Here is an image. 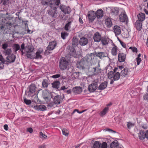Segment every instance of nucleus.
<instances>
[{"label": "nucleus", "mask_w": 148, "mask_h": 148, "mask_svg": "<svg viewBox=\"0 0 148 148\" xmlns=\"http://www.w3.org/2000/svg\"><path fill=\"white\" fill-rule=\"evenodd\" d=\"M24 49L25 50V53L27 58L31 59L34 58V56H35V53L33 51L34 49L32 45L28 43L25 46V44L23 43L21 45L20 50Z\"/></svg>", "instance_id": "f257e3e1"}, {"label": "nucleus", "mask_w": 148, "mask_h": 148, "mask_svg": "<svg viewBox=\"0 0 148 148\" xmlns=\"http://www.w3.org/2000/svg\"><path fill=\"white\" fill-rule=\"evenodd\" d=\"M37 88L34 84H32L28 88L27 93L28 95L32 97L35 95L37 93Z\"/></svg>", "instance_id": "f03ea898"}, {"label": "nucleus", "mask_w": 148, "mask_h": 148, "mask_svg": "<svg viewBox=\"0 0 148 148\" xmlns=\"http://www.w3.org/2000/svg\"><path fill=\"white\" fill-rule=\"evenodd\" d=\"M60 0H50L49 1H47V3L45 4V5H50L51 8H54V9H57L58 7L60 4Z\"/></svg>", "instance_id": "7ed1b4c3"}, {"label": "nucleus", "mask_w": 148, "mask_h": 148, "mask_svg": "<svg viewBox=\"0 0 148 148\" xmlns=\"http://www.w3.org/2000/svg\"><path fill=\"white\" fill-rule=\"evenodd\" d=\"M68 64V62L64 58H61L59 61V67L62 71L66 69Z\"/></svg>", "instance_id": "20e7f679"}, {"label": "nucleus", "mask_w": 148, "mask_h": 148, "mask_svg": "<svg viewBox=\"0 0 148 148\" xmlns=\"http://www.w3.org/2000/svg\"><path fill=\"white\" fill-rule=\"evenodd\" d=\"M42 97L47 102H49L52 97V94L46 90L43 91Z\"/></svg>", "instance_id": "39448f33"}, {"label": "nucleus", "mask_w": 148, "mask_h": 148, "mask_svg": "<svg viewBox=\"0 0 148 148\" xmlns=\"http://www.w3.org/2000/svg\"><path fill=\"white\" fill-rule=\"evenodd\" d=\"M66 49L69 54L71 56L77 58V53L75 50L74 48L73 47L68 46L67 47Z\"/></svg>", "instance_id": "423d86ee"}, {"label": "nucleus", "mask_w": 148, "mask_h": 148, "mask_svg": "<svg viewBox=\"0 0 148 148\" xmlns=\"http://www.w3.org/2000/svg\"><path fill=\"white\" fill-rule=\"evenodd\" d=\"M138 137L140 139L143 140L146 138L148 140V130H147L144 132L143 130H140L138 133Z\"/></svg>", "instance_id": "0eeeda50"}, {"label": "nucleus", "mask_w": 148, "mask_h": 148, "mask_svg": "<svg viewBox=\"0 0 148 148\" xmlns=\"http://www.w3.org/2000/svg\"><path fill=\"white\" fill-rule=\"evenodd\" d=\"M59 7L60 9L65 14H69L71 12V9L68 6L61 4L60 5Z\"/></svg>", "instance_id": "6e6552de"}, {"label": "nucleus", "mask_w": 148, "mask_h": 148, "mask_svg": "<svg viewBox=\"0 0 148 148\" xmlns=\"http://www.w3.org/2000/svg\"><path fill=\"white\" fill-rule=\"evenodd\" d=\"M87 17L90 22H92L96 17L95 12L92 10L89 11L88 13Z\"/></svg>", "instance_id": "1a4fd4ad"}, {"label": "nucleus", "mask_w": 148, "mask_h": 148, "mask_svg": "<svg viewBox=\"0 0 148 148\" xmlns=\"http://www.w3.org/2000/svg\"><path fill=\"white\" fill-rule=\"evenodd\" d=\"M51 10H48L47 12L48 14L52 17L56 18L57 16L58 12L57 10V9H54L51 8Z\"/></svg>", "instance_id": "9d476101"}, {"label": "nucleus", "mask_w": 148, "mask_h": 148, "mask_svg": "<svg viewBox=\"0 0 148 148\" xmlns=\"http://www.w3.org/2000/svg\"><path fill=\"white\" fill-rule=\"evenodd\" d=\"M64 97L63 95V97H62L61 95H57L55 96L53 98V101L55 104H59L61 102L63 101V99Z\"/></svg>", "instance_id": "9b49d317"}, {"label": "nucleus", "mask_w": 148, "mask_h": 148, "mask_svg": "<svg viewBox=\"0 0 148 148\" xmlns=\"http://www.w3.org/2000/svg\"><path fill=\"white\" fill-rule=\"evenodd\" d=\"M101 34L98 32H96L95 33L93 36V38L95 42H99L101 40Z\"/></svg>", "instance_id": "f8f14e48"}, {"label": "nucleus", "mask_w": 148, "mask_h": 148, "mask_svg": "<svg viewBox=\"0 0 148 148\" xmlns=\"http://www.w3.org/2000/svg\"><path fill=\"white\" fill-rule=\"evenodd\" d=\"M16 58V56L13 54H10L6 58V63L7 62L9 63L14 62Z\"/></svg>", "instance_id": "ddd939ff"}, {"label": "nucleus", "mask_w": 148, "mask_h": 148, "mask_svg": "<svg viewBox=\"0 0 148 148\" xmlns=\"http://www.w3.org/2000/svg\"><path fill=\"white\" fill-rule=\"evenodd\" d=\"M119 19L121 22H127L128 20L127 16L125 12H122L119 16Z\"/></svg>", "instance_id": "4468645a"}, {"label": "nucleus", "mask_w": 148, "mask_h": 148, "mask_svg": "<svg viewBox=\"0 0 148 148\" xmlns=\"http://www.w3.org/2000/svg\"><path fill=\"white\" fill-rule=\"evenodd\" d=\"M95 54L96 56L98 57L100 59H102L103 58L108 57V54L106 52H95Z\"/></svg>", "instance_id": "2eb2a0df"}, {"label": "nucleus", "mask_w": 148, "mask_h": 148, "mask_svg": "<svg viewBox=\"0 0 148 148\" xmlns=\"http://www.w3.org/2000/svg\"><path fill=\"white\" fill-rule=\"evenodd\" d=\"M97 83H92L89 85L88 90L90 92H93L97 89Z\"/></svg>", "instance_id": "dca6fc26"}, {"label": "nucleus", "mask_w": 148, "mask_h": 148, "mask_svg": "<svg viewBox=\"0 0 148 148\" xmlns=\"http://www.w3.org/2000/svg\"><path fill=\"white\" fill-rule=\"evenodd\" d=\"M57 45L56 41H53L49 43V45L47 47V50L49 51L53 50L55 48Z\"/></svg>", "instance_id": "f3484780"}, {"label": "nucleus", "mask_w": 148, "mask_h": 148, "mask_svg": "<svg viewBox=\"0 0 148 148\" xmlns=\"http://www.w3.org/2000/svg\"><path fill=\"white\" fill-rule=\"evenodd\" d=\"M120 76L121 75L119 72H117L116 73H114L113 78L110 81V84H112L114 81L118 80L120 78Z\"/></svg>", "instance_id": "a211bd4d"}, {"label": "nucleus", "mask_w": 148, "mask_h": 148, "mask_svg": "<svg viewBox=\"0 0 148 148\" xmlns=\"http://www.w3.org/2000/svg\"><path fill=\"white\" fill-rule=\"evenodd\" d=\"M126 55L123 53H120L118 54V60L120 62L125 61L126 59Z\"/></svg>", "instance_id": "6ab92c4d"}, {"label": "nucleus", "mask_w": 148, "mask_h": 148, "mask_svg": "<svg viewBox=\"0 0 148 148\" xmlns=\"http://www.w3.org/2000/svg\"><path fill=\"white\" fill-rule=\"evenodd\" d=\"M88 42V39L85 37L81 38L79 41V44L81 46H84L87 45Z\"/></svg>", "instance_id": "aec40b11"}, {"label": "nucleus", "mask_w": 148, "mask_h": 148, "mask_svg": "<svg viewBox=\"0 0 148 148\" xmlns=\"http://www.w3.org/2000/svg\"><path fill=\"white\" fill-rule=\"evenodd\" d=\"M113 30L116 36H118L121 34V31L119 26L117 25L114 26Z\"/></svg>", "instance_id": "412c9836"}, {"label": "nucleus", "mask_w": 148, "mask_h": 148, "mask_svg": "<svg viewBox=\"0 0 148 148\" xmlns=\"http://www.w3.org/2000/svg\"><path fill=\"white\" fill-rule=\"evenodd\" d=\"M110 40H111L109 38L106 37H103L102 38L101 41L102 45L106 46L108 45Z\"/></svg>", "instance_id": "4be33fe9"}, {"label": "nucleus", "mask_w": 148, "mask_h": 148, "mask_svg": "<svg viewBox=\"0 0 148 148\" xmlns=\"http://www.w3.org/2000/svg\"><path fill=\"white\" fill-rule=\"evenodd\" d=\"M33 108L36 110L40 111L45 110L47 109L46 106L43 105L35 106Z\"/></svg>", "instance_id": "5701e85b"}, {"label": "nucleus", "mask_w": 148, "mask_h": 148, "mask_svg": "<svg viewBox=\"0 0 148 148\" xmlns=\"http://www.w3.org/2000/svg\"><path fill=\"white\" fill-rule=\"evenodd\" d=\"M60 83L58 80L54 81L52 84V87L58 90Z\"/></svg>", "instance_id": "b1692460"}, {"label": "nucleus", "mask_w": 148, "mask_h": 148, "mask_svg": "<svg viewBox=\"0 0 148 148\" xmlns=\"http://www.w3.org/2000/svg\"><path fill=\"white\" fill-rule=\"evenodd\" d=\"M105 25L106 27L108 28L111 27L112 25V23L111 18H108L105 20Z\"/></svg>", "instance_id": "393cba45"}, {"label": "nucleus", "mask_w": 148, "mask_h": 148, "mask_svg": "<svg viewBox=\"0 0 148 148\" xmlns=\"http://www.w3.org/2000/svg\"><path fill=\"white\" fill-rule=\"evenodd\" d=\"M50 84L49 79H44L42 82V88H47L48 85Z\"/></svg>", "instance_id": "a878e982"}, {"label": "nucleus", "mask_w": 148, "mask_h": 148, "mask_svg": "<svg viewBox=\"0 0 148 148\" xmlns=\"http://www.w3.org/2000/svg\"><path fill=\"white\" fill-rule=\"evenodd\" d=\"M72 91L75 94H77L81 92L82 91V89L80 86H77L74 88Z\"/></svg>", "instance_id": "bb28decb"}, {"label": "nucleus", "mask_w": 148, "mask_h": 148, "mask_svg": "<svg viewBox=\"0 0 148 148\" xmlns=\"http://www.w3.org/2000/svg\"><path fill=\"white\" fill-rule=\"evenodd\" d=\"M135 25L137 30L139 31L141 30L142 26V22L137 21L135 23Z\"/></svg>", "instance_id": "cd10ccee"}, {"label": "nucleus", "mask_w": 148, "mask_h": 148, "mask_svg": "<svg viewBox=\"0 0 148 148\" xmlns=\"http://www.w3.org/2000/svg\"><path fill=\"white\" fill-rule=\"evenodd\" d=\"M95 14H96V17L98 18L102 17L103 15V11L101 9L98 10L96 12H95Z\"/></svg>", "instance_id": "c85d7f7f"}, {"label": "nucleus", "mask_w": 148, "mask_h": 148, "mask_svg": "<svg viewBox=\"0 0 148 148\" xmlns=\"http://www.w3.org/2000/svg\"><path fill=\"white\" fill-rule=\"evenodd\" d=\"M111 14L112 15L116 16L119 12V8L117 7L112 8L110 10Z\"/></svg>", "instance_id": "c756f323"}, {"label": "nucleus", "mask_w": 148, "mask_h": 148, "mask_svg": "<svg viewBox=\"0 0 148 148\" xmlns=\"http://www.w3.org/2000/svg\"><path fill=\"white\" fill-rule=\"evenodd\" d=\"M128 74V69L127 67L123 69L121 72V75L122 77H125Z\"/></svg>", "instance_id": "7c9ffc66"}, {"label": "nucleus", "mask_w": 148, "mask_h": 148, "mask_svg": "<svg viewBox=\"0 0 148 148\" xmlns=\"http://www.w3.org/2000/svg\"><path fill=\"white\" fill-rule=\"evenodd\" d=\"M94 56L92 55L88 54L85 57L86 61L88 63H91L92 62V60L94 59Z\"/></svg>", "instance_id": "2f4dec72"}, {"label": "nucleus", "mask_w": 148, "mask_h": 148, "mask_svg": "<svg viewBox=\"0 0 148 148\" xmlns=\"http://www.w3.org/2000/svg\"><path fill=\"white\" fill-rule=\"evenodd\" d=\"M145 14L144 13L142 12L139 13L137 15L138 19V21L142 22L145 20Z\"/></svg>", "instance_id": "473e14b6"}, {"label": "nucleus", "mask_w": 148, "mask_h": 148, "mask_svg": "<svg viewBox=\"0 0 148 148\" xmlns=\"http://www.w3.org/2000/svg\"><path fill=\"white\" fill-rule=\"evenodd\" d=\"M119 147V143L118 141L116 140H114L113 141L108 147L109 148H118Z\"/></svg>", "instance_id": "72a5a7b5"}, {"label": "nucleus", "mask_w": 148, "mask_h": 148, "mask_svg": "<svg viewBox=\"0 0 148 148\" xmlns=\"http://www.w3.org/2000/svg\"><path fill=\"white\" fill-rule=\"evenodd\" d=\"M91 71L93 73L94 75H96L100 73L101 72V69L97 67L91 68Z\"/></svg>", "instance_id": "f704fd0d"}, {"label": "nucleus", "mask_w": 148, "mask_h": 148, "mask_svg": "<svg viewBox=\"0 0 148 148\" xmlns=\"http://www.w3.org/2000/svg\"><path fill=\"white\" fill-rule=\"evenodd\" d=\"M108 82L105 81L101 83L98 87V89L100 90H103L105 89L107 86Z\"/></svg>", "instance_id": "c9c22d12"}, {"label": "nucleus", "mask_w": 148, "mask_h": 148, "mask_svg": "<svg viewBox=\"0 0 148 148\" xmlns=\"http://www.w3.org/2000/svg\"><path fill=\"white\" fill-rule=\"evenodd\" d=\"M118 50V47L115 45H114V47L112 48L111 50L112 55L113 56H116Z\"/></svg>", "instance_id": "e433bc0d"}, {"label": "nucleus", "mask_w": 148, "mask_h": 148, "mask_svg": "<svg viewBox=\"0 0 148 148\" xmlns=\"http://www.w3.org/2000/svg\"><path fill=\"white\" fill-rule=\"evenodd\" d=\"M78 40L76 37H73L72 39V45L73 46L76 47L78 45Z\"/></svg>", "instance_id": "4c0bfd02"}, {"label": "nucleus", "mask_w": 148, "mask_h": 148, "mask_svg": "<svg viewBox=\"0 0 148 148\" xmlns=\"http://www.w3.org/2000/svg\"><path fill=\"white\" fill-rule=\"evenodd\" d=\"M13 49L14 52L16 53L18 50H20V46L18 44H14L13 45Z\"/></svg>", "instance_id": "58836bf2"}, {"label": "nucleus", "mask_w": 148, "mask_h": 148, "mask_svg": "<svg viewBox=\"0 0 148 148\" xmlns=\"http://www.w3.org/2000/svg\"><path fill=\"white\" fill-rule=\"evenodd\" d=\"M109 108L107 107H106L103 110L100 112V115L101 116H103L105 115L108 111Z\"/></svg>", "instance_id": "ea45409f"}, {"label": "nucleus", "mask_w": 148, "mask_h": 148, "mask_svg": "<svg viewBox=\"0 0 148 148\" xmlns=\"http://www.w3.org/2000/svg\"><path fill=\"white\" fill-rule=\"evenodd\" d=\"M101 143L98 141L95 142L93 147V148H100Z\"/></svg>", "instance_id": "a19ab883"}, {"label": "nucleus", "mask_w": 148, "mask_h": 148, "mask_svg": "<svg viewBox=\"0 0 148 148\" xmlns=\"http://www.w3.org/2000/svg\"><path fill=\"white\" fill-rule=\"evenodd\" d=\"M71 22L70 21L67 23L64 26V29L66 30H69L71 27Z\"/></svg>", "instance_id": "79ce46f5"}, {"label": "nucleus", "mask_w": 148, "mask_h": 148, "mask_svg": "<svg viewBox=\"0 0 148 148\" xmlns=\"http://www.w3.org/2000/svg\"><path fill=\"white\" fill-rule=\"evenodd\" d=\"M42 52V51L40 52V51H38L36 53V56L34 58L36 59L41 58L42 56L40 54Z\"/></svg>", "instance_id": "37998d69"}, {"label": "nucleus", "mask_w": 148, "mask_h": 148, "mask_svg": "<svg viewBox=\"0 0 148 148\" xmlns=\"http://www.w3.org/2000/svg\"><path fill=\"white\" fill-rule=\"evenodd\" d=\"M114 73L112 71L109 72L108 74V77L109 79H112L113 78Z\"/></svg>", "instance_id": "c03bdc74"}, {"label": "nucleus", "mask_w": 148, "mask_h": 148, "mask_svg": "<svg viewBox=\"0 0 148 148\" xmlns=\"http://www.w3.org/2000/svg\"><path fill=\"white\" fill-rule=\"evenodd\" d=\"M12 52L11 50L10 49H8L4 50V53L5 55H10Z\"/></svg>", "instance_id": "a18cd8bd"}, {"label": "nucleus", "mask_w": 148, "mask_h": 148, "mask_svg": "<svg viewBox=\"0 0 148 148\" xmlns=\"http://www.w3.org/2000/svg\"><path fill=\"white\" fill-rule=\"evenodd\" d=\"M62 133L63 135L67 136L69 135V131L65 128H63L62 130Z\"/></svg>", "instance_id": "49530a36"}, {"label": "nucleus", "mask_w": 148, "mask_h": 148, "mask_svg": "<svg viewBox=\"0 0 148 148\" xmlns=\"http://www.w3.org/2000/svg\"><path fill=\"white\" fill-rule=\"evenodd\" d=\"M68 35V34L67 32H62L61 33V37L63 39H65Z\"/></svg>", "instance_id": "de8ad7c7"}, {"label": "nucleus", "mask_w": 148, "mask_h": 148, "mask_svg": "<svg viewBox=\"0 0 148 148\" xmlns=\"http://www.w3.org/2000/svg\"><path fill=\"white\" fill-rule=\"evenodd\" d=\"M39 134L41 138H43L44 139H46L47 138V136L45 134H43L42 132H40Z\"/></svg>", "instance_id": "09e8293b"}, {"label": "nucleus", "mask_w": 148, "mask_h": 148, "mask_svg": "<svg viewBox=\"0 0 148 148\" xmlns=\"http://www.w3.org/2000/svg\"><path fill=\"white\" fill-rule=\"evenodd\" d=\"M129 49H131L133 52L137 53V49L136 47H131L129 48Z\"/></svg>", "instance_id": "8fccbe9b"}, {"label": "nucleus", "mask_w": 148, "mask_h": 148, "mask_svg": "<svg viewBox=\"0 0 148 148\" xmlns=\"http://www.w3.org/2000/svg\"><path fill=\"white\" fill-rule=\"evenodd\" d=\"M54 104H55L54 102H50L47 105V107L49 108V109L53 107H54Z\"/></svg>", "instance_id": "3c124183"}, {"label": "nucleus", "mask_w": 148, "mask_h": 148, "mask_svg": "<svg viewBox=\"0 0 148 148\" xmlns=\"http://www.w3.org/2000/svg\"><path fill=\"white\" fill-rule=\"evenodd\" d=\"M25 103L27 105H29L31 103V101L30 100H28L25 98L24 100Z\"/></svg>", "instance_id": "603ef678"}, {"label": "nucleus", "mask_w": 148, "mask_h": 148, "mask_svg": "<svg viewBox=\"0 0 148 148\" xmlns=\"http://www.w3.org/2000/svg\"><path fill=\"white\" fill-rule=\"evenodd\" d=\"M108 145L106 142L102 143L101 145V148H107Z\"/></svg>", "instance_id": "864d4df0"}, {"label": "nucleus", "mask_w": 148, "mask_h": 148, "mask_svg": "<svg viewBox=\"0 0 148 148\" xmlns=\"http://www.w3.org/2000/svg\"><path fill=\"white\" fill-rule=\"evenodd\" d=\"M0 60L1 61L3 64H6V61L2 56H0Z\"/></svg>", "instance_id": "5fc2aeb1"}, {"label": "nucleus", "mask_w": 148, "mask_h": 148, "mask_svg": "<svg viewBox=\"0 0 148 148\" xmlns=\"http://www.w3.org/2000/svg\"><path fill=\"white\" fill-rule=\"evenodd\" d=\"M61 77V75L59 74H57L53 75L51 77L53 78L56 79L58 78Z\"/></svg>", "instance_id": "6e6d98bb"}, {"label": "nucleus", "mask_w": 148, "mask_h": 148, "mask_svg": "<svg viewBox=\"0 0 148 148\" xmlns=\"http://www.w3.org/2000/svg\"><path fill=\"white\" fill-rule=\"evenodd\" d=\"M49 0H40L41 3L42 5H45V4L47 3V1Z\"/></svg>", "instance_id": "4d7b16f0"}, {"label": "nucleus", "mask_w": 148, "mask_h": 148, "mask_svg": "<svg viewBox=\"0 0 148 148\" xmlns=\"http://www.w3.org/2000/svg\"><path fill=\"white\" fill-rule=\"evenodd\" d=\"M134 124L131 122H128L127 124L128 128L130 129L131 127L134 126Z\"/></svg>", "instance_id": "13d9d810"}, {"label": "nucleus", "mask_w": 148, "mask_h": 148, "mask_svg": "<svg viewBox=\"0 0 148 148\" xmlns=\"http://www.w3.org/2000/svg\"><path fill=\"white\" fill-rule=\"evenodd\" d=\"M2 46L3 49L5 50L8 47V45L6 43H5L3 44Z\"/></svg>", "instance_id": "bf43d9fd"}, {"label": "nucleus", "mask_w": 148, "mask_h": 148, "mask_svg": "<svg viewBox=\"0 0 148 148\" xmlns=\"http://www.w3.org/2000/svg\"><path fill=\"white\" fill-rule=\"evenodd\" d=\"M105 130L106 131H107L111 133L112 132L115 133L116 132H115L114 131L109 128H107L105 129Z\"/></svg>", "instance_id": "052dcab7"}, {"label": "nucleus", "mask_w": 148, "mask_h": 148, "mask_svg": "<svg viewBox=\"0 0 148 148\" xmlns=\"http://www.w3.org/2000/svg\"><path fill=\"white\" fill-rule=\"evenodd\" d=\"M136 60L137 62V65H138L140 64V63L141 61V59L140 58H137Z\"/></svg>", "instance_id": "680f3d73"}, {"label": "nucleus", "mask_w": 148, "mask_h": 148, "mask_svg": "<svg viewBox=\"0 0 148 148\" xmlns=\"http://www.w3.org/2000/svg\"><path fill=\"white\" fill-rule=\"evenodd\" d=\"M67 87L66 88V87L64 86H62L60 88H59L58 89V90L61 91L62 90H65L67 89Z\"/></svg>", "instance_id": "e2e57ef3"}, {"label": "nucleus", "mask_w": 148, "mask_h": 148, "mask_svg": "<svg viewBox=\"0 0 148 148\" xmlns=\"http://www.w3.org/2000/svg\"><path fill=\"white\" fill-rule=\"evenodd\" d=\"M27 130L28 132H29L30 133H32L33 132V130L31 127L27 128Z\"/></svg>", "instance_id": "0e129e2a"}, {"label": "nucleus", "mask_w": 148, "mask_h": 148, "mask_svg": "<svg viewBox=\"0 0 148 148\" xmlns=\"http://www.w3.org/2000/svg\"><path fill=\"white\" fill-rule=\"evenodd\" d=\"M120 43L121 44L122 46L124 48H125L126 47V44L123 42L121 41H120Z\"/></svg>", "instance_id": "69168bd1"}, {"label": "nucleus", "mask_w": 148, "mask_h": 148, "mask_svg": "<svg viewBox=\"0 0 148 148\" xmlns=\"http://www.w3.org/2000/svg\"><path fill=\"white\" fill-rule=\"evenodd\" d=\"M144 99L145 100L148 99V93L145 95L143 96Z\"/></svg>", "instance_id": "338daca9"}, {"label": "nucleus", "mask_w": 148, "mask_h": 148, "mask_svg": "<svg viewBox=\"0 0 148 148\" xmlns=\"http://www.w3.org/2000/svg\"><path fill=\"white\" fill-rule=\"evenodd\" d=\"M3 127L5 130L7 131L8 130V127L7 124L3 126Z\"/></svg>", "instance_id": "774afa93"}]
</instances>
